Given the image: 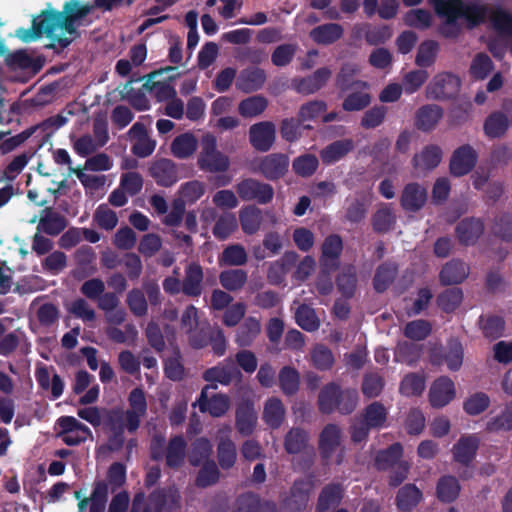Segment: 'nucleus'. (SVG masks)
<instances>
[{"instance_id": "f3484780", "label": "nucleus", "mask_w": 512, "mask_h": 512, "mask_svg": "<svg viewBox=\"0 0 512 512\" xmlns=\"http://www.w3.org/2000/svg\"><path fill=\"white\" fill-rule=\"evenodd\" d=\"M147 411V402L141 389H134L129 395V409L126 412V427L130 432L135 431Z\"/></svg>"}, {"instance_id": "cd10ccee", "label": "nucleus", "mask_w": 512, "mask_h": 512, "mask_svg": "<svg viewBox=\"0 0 512 512\" xmlns=\"http://www.w3.org/2000/svg\"><path fill=\"white\" fill-rule=\"evenodd\" d=\"M98 129L102 131L103 138L95 140L91 135H84L74 142L73 148L77 154L80 156H87L106 144L108 140V133L105 126L100 123H95L94 134L98 133Z\"/></svg>"}, {"instance_id": "680f3d73", "label": "nucleus", "mask_w": 512, "mask_h": 512, "mask_svg": "<svg viewBox=\"0 0 512 512\" xmlns=\"http://www.w3.org/2000/svg\"><path fill=\"white\" fill-rule=\"evenodd\" d=\"M438 52L439 45L437 42L432 40L424 41L418 47L415 62L420 67H430L434 64Z\"/></svg>"}, {"instance_id": "4d7b16f0", "label": "nucleus", "mask_w": 512, "mask_h": 512, "mask_svg": "<svg viewBox=\"0 0 512 512\" xmlns=\"http://www.w3.org/2000/svg\"><path fill=\"white\" fill-rule=\"evenodd\" d=\"M486 429L490 432H505L512 429V402L506 404L498 415L487 421Z\"/></svg>"}, {"instance_id": "49530a36", "label": "nucleus", "mask_w": 512, "mask_h": 512, "mask_svg": "<svg viewBox=\"0 0 512 512\" xmlns=\"http://www.w3.org/2000/svg\"><path fill=\"white\" fill-rule=\"evenodd\" d=\"M460 489L457 478L451 475L443 476L437 483V497L442 502H452L459 496Z\"/></svg>"}, {"instance_id": "ea45409f", "label": "nucleus", "mask_w": 512, "mask_h": 512, "mask_svg": "<svg viewBox=\"0 0 512 512\" xmlns=\"http://www.w3.org/2000/svg\"><path fill=\"white\" fill-rule=\"evenodd\" d=\"M298 259V255L294 251H288L283 256L272 262L268 271V278L274 282H280L288 270L293 266Z\"/></svg>"}, {"instance_id": "c03bdc74", "label": "nucleus", "mask_w": 512, "mask_h": 512, "mask_svg": "<svg viewBox=\"0 0 512 512\" xmlns=\"http://www.w3.org/2000/svg\"><path fill=\"white\" fill-rule=\"evenodd\" d=\"M387 416L385 406L380 402H373L365 408L362 420L371 429H379L385 426Z\"/></svg>"}, {"instance_id": "7c9ffc66", "label": "nucleus", "mask_w": 512, "mask_h": 512, "mask_svg": "<svg viewBox=\"0 0 512 512\" xmlns=\"http://www.w3.org/2000/svg\"><path fill=\"white\" fill-rule=\"evenodd\" d=\"M442 117L443 109L440 106L428 104L417 111L415 125L422 131H431L437 126Z\"/></svg>"}, {"instance_id": "b1692460", "label": "nucleus", "mask_w": 512, "mask_h": 512, "mask_svg": "<svg viewBox=\"0 0 512 512\" xmlns=\"http://www.w3.org/2000/svg\"><path fill=\"white\" fill-rule=\"evenodd\" d=\"M151 176L158 185L169 187L178 181L175 164L169 159H159L150 167Z\"/></svg>"}, {"instance_id": "0e129e2a", "label": "nucleus", "mask_w": 512, "mask_h": 512, "mask_svg": "<svg viewBox=\"0 0 512 512\" xmlns=\"http://www.w3.org/2000/svg\"><path fill=\"white\" fill-rule=\"evenodd\" d=\"M313 366L318 370H329L334 364V356L329 348L317 344L310 352Z\"/></svg>"}, {"instance_id": "7ed1b4c3", "label": "nucleus", "mask_w": 512, "mask_h": 512, "mask_svg": "<svg viewBox=\"0 0 512 512\" xmlns=\"http://www.w3.org/2000/svg\"><path fill=\"white\" fill-rule=\"evenodd\" d=\"M198 167L210 173L225 172L230 167V159L217 147V139L206 133L200 141V152L197 159Z\"/></svg>"}, {"instance_id": "f03ea898", "label": "nucleus", "mask_w": 512, "mask_h": 512, "mask_svg": "<svg viewBox=\"0 0 512 512\" xmlns=\"http://www.w3.org/2000/svg\"><path fill=\"white\" fill-rule=\"evenodd\" d=\"M92 9L91 5L70 0L64 5L62 12L47 9L33 19L30 28H19L15 35L21 41L28 43L45 34L53 40V46L65 48L79 37L78 28L91 22L87 20V16Z\"/></svg>"}, {"instance_id": "dca6fc26", "label": "nucleus", "mask_w": 512, "mask_h": 512, "mask_svg": "<svg viewBox=\"0 0 512 512\" xmlns=\"http://www.w3.org/2000/svg\"><path fill=\"white\" fill-rule=\"evenodd\" d=\"M477 153L470 145H463L456 149L450 160V171L454 176L468 174L476 165Z\"/></svg>"}, {"instance_id": "6ab92c4d", "label": "nucleus", "mask_w": 512, "mask_h": 512, "mask_svg": "<svg viewBox=\"0 0 512 512\" xmlns=\"http://www.w3.org/2000/svg\"><path fill=\"white\" fill-rule=\"evenodd\" d=\"M241 372L234 366L233 360L228 358L218 365L204 371L203 379L207 382H217L229 385L234 379H240Z\"/></svg>"}, {"instance_id": "1a4fd4ad", "label": "nucleus", "mask_w": 512, "mask_h": 512, "mask_svg": "<svg viewBox=\"0 0 512 512\" xmlns=\"http://www.w3.org/2000/svg\"><path fill=\"white\" fill-rule=\"evenodd\" d=\"M342 431L335 424L326 425L319 437V450L323 458L330 459L332 455L339 449L336 455V463L341 464L344 457V451L341 448Z\"/></svg>"}, {"instance_id": "864d4df0", "label": "nucleus", "mask_w": 512, "mask_h": 512, "mask_svg": "<svg viewBox=\"0 0 512 512\" xmlns=\"http://www.w3.org/2000/svg\"><path fill=\"white\" fill-rule=\"evenodd\" d=\"M279 386L286 395H293L299 389L300 375L291 366H284L278 374Z\"/></svg>"}, {"instance_id": "4468645a", "label": "nucleus", "mask_w": 512, "mask_h": 512, "mask_svg": "<svg viewBox=\"0 0 512 512\" xmlns=\"http://www.w3.org/2000/svg\"><path fill=\"white\" fill-rule=\"evenodd\" d=\"M216 386L206 385L196 402L201 412H208L212 417H222L230 408V399L224 394H215L208 398L207 392Z\"/></svg>"}, {"instance_id": "c9c22d12", "label": "nucleus", "mask_w": 512, "mask_h": 512, "mask_svg": "<svg viewBox=\"0 0 512 512\" xmlns=\"http://www.w3.org/2000/svg\"><path fill=\"white\" fill-rule=\"evenodd\" d=\"M257 424V413L250 404H242L236 411V428L238 432L247 436L252 434Z\"/></svg>"}, {"instance_id": "e433bc0d", "label": "nucleus", "mask_w": 512, "mask_h": 512, "mask_svg": "<svg viewBox=\"0 0 512 512\" xmlns=\"http://www.w3.org/2000/svg\"><path fill=\"white\" fill-rule=\"evenodd\" d=\"M422 500V492L414 484H406L396 495V505L403 512L411 511Z\"/></svg>"}, {"instance_id": "5701e85b", "label": "nucleus", "mask_w": 512, "mask_h": 512, "mask_svg": "<svg viewBox=\"0 0 512 512\" xmlns=\"http://www.w3.org/2000/svg\"><path fill=\"white\" fill-rule=\"evenodd\" d=\"M203 269L195 263H189L185 268L182 280V292L189 297H198L203 292Z\"/></svg>"}, {"instance_id": "e2e57ef3", "label": "nucleus", "mask_w": 512, "mask_h": 512, "mask_svg": "<svg viewBox=\"0 0 512 512\" xmlns=\"http://www.w3.org/2000/svg\"><path fill=\"white\" fill-rule=\"evenodd\" d=\"M238 228L236 216L233 213H225L221 215L213 228V235L220 239H227Z\"/></svg>"}, {"instance_id": "37998d69", "label": "nucleus", "mask_w": 512, "mask_h": 512, "mask_svg": "<svg viewBox=\"0 0 512 512\" xmlns=\"http://www.w3.org/2000/svg\"><path fill=\"white\" fill-rule=\"evenodd\" d=\"M343 34V29L339 24L329 23L320 25L310 32V37L318 44H331L338 40Z\"/></svg>"}, {"instance_id": "ddd939ff", "label": "nucleus", "mask_w": 512, "mask_h": 512, "mask_svg": "<svg viewBox=\"0 0 512 512\" xmlns=\"http://www.w3.org/2000/svg\"><path fill=\"white\" fill-rule=\"evenodd\" d=\"M480 439L476 434L462 435L451 449L453 460L468 466L475 458Z\"/></svg>"}, {"instance_id": "4be33fe9", "label": "nucleus", "mask_w": 512, "mask_h": 512, "mask_svg": "<svg viewBox=\"0 0 512 512\" xmlns=\"http://www.w3.org/2000/svg\"><path fill=\"white\" fill-rule=\"evenodd\" d=\"M67 226L66 218L58 211L47 207L40 212L37 231L57 235Z\"/></svg>"}, {"instance_id": "5fc2aeb1", "label": "nucleus", "mask_w": 512, "mask_h": 512, "mask_svg": "<svg viewBox=\"0 0 512 512\" xmlns=\"http://www.w3.org/2000/svg\"><path fill=\"white\" fill-rule=\"evenodd\" d=\"M395 222V213L388 204H383L372 217L373 228L377 232L389 231L393 228Z\"/></svg>"}, {"instance_id": "9d476101", "label": "nucleus", "mask_w": 512, "mask_h": 512, "mask_svg": "<svg viewBox=\"0 0 512 512\" xmlns=\"http://www.w3.org/2000/svg\"><path fill=\"white\" fill-rule=\"evenodd\" d=\"M58 425L61 429L59 436L69 446L78 445L92 436L91 430L72 416L59 418Z\"/></svg>"}, {"instance_id": "bf43d9fd", "label": "nucleus", "mask_w": 512, "mask_h": 512, "mask_svg": "<svg viewBox=\"0 0 512 512\" xmlns=\"http://www.w3.org/2000/svg\"><path fill=\"white\" fill-rule=\"evenodd\" d=\"M162 500L161 493H152L145 503L144 495L139 493L133 499L131 512H162Z\"/></svg>"}, {"instance_id": "09e8293b", "label": "nucleus", "mask_w": 512, "mask_h": 512, "mask_svg": "<svg viewBox=\"0 0 512 512\" xmlns=\"http://www.w3.org/2000/svg\"><path fill=\"white\" fill-rule=\"evenodd\" d=\"M340 388L330 383L322 388L319 394V408L324 413H330L339 407Z\"/></svg>"}, {"instance_id": "aec40b11", "label": "nucleus", "mask_w": 512, "mask_h": 512, "mask_svg": "<svg viewBox=\"0 0 512 512\" xmlns=\"http://www.w3.org/2000/svg\"><path fill=\"white\" fill-rule=\"evenodd\" d=\"M289 166L288 156L273 153L263 157L259 163V172L267 179L274 180L282 177Z\"/></svg>"}, {"instance_id": "a211bd4d", "label": "nucleus", "mask_w": 512, "mask_h": 512, "mask_svg": "<svg viewBox=\"0 0 512 512\" xmlns=\"http://www.w3.org/2000/svg\"><path fill=\"white\" fill-rule=\"evenodd\" d=\"M456 390L453 381L445 376L435 380L429 390V402L434 408H442L455 397Z\"/></svg>"}, {"instance_id": "423d86ee", "label": "nucleus", "mask_w": 512, "mask_h": 512, "mask_svg": "<svg viewBox=\"0 0 512 512\" xmlns=\"http://www.w3.org/2000/svg\"><path fill=\"white\" fill-rule=\"evenodd\" d=\"M238 196L244 201H256L260 204L269 203L274 195L273 188L253 178L241 180L235 186Z\"/></svg>"}, {"instance_id": "a878e982", "label": "nucleus", "mask_w": 512, "mask_h": 512, "mask_svg": "<svg viewBox=\"0 0 512 512\" xmlns=\"http://www.w3.org/2000/svg\"><path fill=\"white\" fill-rule=\"evenodd\" d=\"M331 71L328 68H320L313 75L293 80V87L302 94H312L318 91L330 78Z\"/></svg>"}, {"instance_id": "c85d7f7f", "label": "nucleus", "mask_w": 512, "mask_h": 512, "mask_svg": "<svg viewBox=\"0 0 512 512\" xmlns=\"http://www.w3.org/2000/svg\"><path fill=\"white\" fill-rule=\"evenodd\" d=\"M354 147L355 144L352 139L337 140L321 150V160L324 164H333L343 159Z\"/></svg>"}, {"instance_id": "c756f323", "label": "nucleus", "mask_w": 512, "mask_h": 512, "mask_svg": "<svg viewBox=\"0 0 512 512\" xmlns=\"http://www.w3.org/2000/svg\"><path fill=\"white\" fill-rule=\"evenodd\" d=\"M468 274L469 267L464 262L453 259L443 266L439 278L442 284L451 285L463 282Z\"/></svg>"}, {"instance_id": "6e6552de", "label": "nucleus", "mask_w": 512, "mask_h": 512, "mask_svg": "<svg viewBox=\"0 0 512 512\" xmlns=\"http://www.w3.org/2000/svg\"><path fill=\"white\" fill-rule=\"evenodd\" d=\"M200 325L198 308L192 304L186 306L180 317V329L189 336V342L194 348L206 345L205 337L200 335L204 331Z\"/></svg>"}, {"instance_id": "4c0bfd02", "label": "nucleus", "mask_w": 512, "mask_h": 512, "mask_svg": "<svg viewBox=\"0 0 512 512\" xmlns=\"http://www.w3.org/2000/svg\"><path fill=\"white\" fill-rule=\"evenodd\" d=\"M233 512H276V508L272 503H262L254 494H244L236 500Z\"/></svg>"}, {"instance_id": "39448f33", "label": "nucleus", "mask_w": 512, "mask_h": 512, "mask_svg": "<svg viewBox=\"0 0 512 512\" xmlns=\"http://www.w3.org/2000/svg\"><path fill=\"white\" fill-rule=\"evenodd\" d=\"M461 88V79L458 75L442 71L433 76L425 88L428 99L446 101L455 98Z\"/></svg>"}, {"instance_id": "774afa93", "label": "nucleus", "mask_w": 512, "mask_h": 512, "mask_svg": "<svg viewBox=\"0 0 512 512\" xmlns=\"http://www.w3.org/2000/svg\"><path fill=\"white\" fill-rule=\"evenodd\" d=\"M397 272V267L392 263H386L381 265L375 274L374 287L378 292H382L387 289L390 283L393 281Z\"/></svg>"}, {"instance_id": "f257e3e1", "label": "nucleus", "mask_w": 512, "mask_h": 512, "mask_svg": "<svg viewBox=\"0 0 512 512\" xmlns=\"http://www.w3.org/2000/svg\"><path fill=\"white\" fill-rule=\"evenodd\" d=\"M437 14L444 19L440 31L446 37H455L462 26L473 28L488 17L494 29L500 34L498 39L488 43L489 50L496 58L504 54L507 41L512 37V16L499 7L487 6L481 2H462L460 0H430Z\"/></svg>"}, {"instance_id": "a18cd8bd", "label": "nucleus", "mask_w": 512, "mask_h": 512, "mask_svg": "<svg viewBox=\"0 0 512 512\" xmlns=\"http://www.w3.org/2000/svg\"><path fill=\"white\" fill-rule=\"evenodd\" d=\"M261 331V325L258 319L255 317H248L238 328L235 341L240 346H249L259 335Z\"/></svg>"}, {"instance_id": "3c124183", "label": "nucleus", "mask_w": 512, "mask_h": 512, "mask_svg": "<svg viewBox=\"0 0 512 512\" xmlns=\"http://www.w3.org/2000/svg\"><path fill=\"white\" fill-rule=\"evenodd\" d=\"M247 278V272L242 269L225 270L219 275L220 284L228 291H238L242 289L247 282Z\"/></svg>"}, {"instance_id": "79ce46f5", "label": "nucleus", "mask_w": 512, "mask_h": 512, "mask_svg": "<svg viewBox=\"0 0 512 512\" xmlns=\"http://www.w3.org/2000/svg\"><path fill=\"white\" fill-rule=\"evenodd\" d=\"M197 144V139L193 134L184 133L172 141L171 152L177 158L186 159L194 154Z\"/></svg>"}, {"instance_id": "2eb2a0df", "label": "nucleus", "mask_w": 512, "mask_h": 512, "mask_svg": "<svg viewBox=\"0 0 512 512\" xmlns=\"http://www.w3.org/2000/svg\"><path fill=\"white\" fill-rule=\"evenodd\" d=\"M427 201V189L416 182L406 184L400 194V205L407 212L421 210Z\"/></svg>"}, {"instance_id": "13d9d810", "label": "nucleus", "mask_w": 512, "mask_h": 512, "mask_svg": "<svg viewBox=\"0 0 512 512\" xmlns=\"http://www.w3.org/2000/svg\"><path fill=\"white\" fill-rule=\"evenodd\" d=\"M67 311L85 323L96 320L95 309L83 298H77L66 305Z\"/></svg>"}, {"instance_id": "69168bd1", "label": "nucleus", "mask_w": 512, "mask_h": 512, "mask_svg": "<svg viewBox=\"0 0 512 512\" xmlns=\"http://www.w3.org/2000/svg\"><path fill=\"white\" fill-rule=\"evenodd\" d=\"M295 318L297 324L307 331H315L320 325L315 311L307 305H300L297 308L295 312Z\"/></svg>"}, {"instance_id": "473e14b6", "label": "nucleus", "mask_w": 512, "mask_h": 512, "mask_svg": "<svg viewBox=\"0 0 512 512\" xmlns=\"http://www.w3.org/2000/svg\"><path fill=\"white\" fill-rule=\"evenodd\" d=\"M442 160V150L437 145H428L413 157V166L420 170H432Z\"/></svg>"}, {"instance_id": "9b49d317", "label": "nucleus", "mask_w": 512, "mask_h": 512, "mask_svg": "<svg viewBox=\"0 0 512 512\" xmlns=\"http://www.w3.org/2000/svg\"><path fill=\"white\" fill-rule=\"evenodd\" d=\"M231 426L230 425H221L216 432V440L217 444V455L219 465L223 469L231 468L236 461L237 452L236 447L233 441L230 439L231 437Z\"/></svg>"}, {"instance_id": "338daca9", "label": "nucleus", "mask_w": 512, "mask_h": 512, "mask_svg": "<svg viewBox=\"0 0 512 512\" xmlns=\"http://www.w3.org/2000/svg\"><path fill=\"white\" fill-rule=\"evenodd\" d=\"M403 20L407 26L424 30L430 27L432 15L424 9H412L404 15Z\"/></svg>"}, {"instance_id": "393cba45", "label": "nucleus", "mask_w": 512, "mask_h": 512, "mask_svg": "<svg viewBox=\"0 0 512 512\" xmlns=\"http://www.w3.org/2000/svg\"><path fill=\"white\" fill-rule=\"evenodd\" d=\"M266 81L264 70L256 67L241 71L236 80V87L243 92L250 93L261 89Z\"/></svg>"}, {"instance_id": "8fccbe9b", "label": "nucleus", "mask_w": 512, "mask_h": 512, "mask_svg": "<svg viewBox=\"0 0 512 512\" xmlns=\"http://www.w3.org/2000/svg\"><path fill=\"white\" fill-rule=\"evenodd\" d=\"M403 454V447L399 443H394L385 450L377 453L375 464L380 470H387L394 467L398 461L401 460Z\"/></svg>"}, {"instance_id": "a19ab883", "label": "nucleus", "mask_w": 512, "mask_h": 512, "mask_svg": "<svg viewBox=\"0 0 512 512\" xmlns=\"http://www.w3.org/2000/svg\"><path fill=\"white\" fill-rule=\"evenodd\" d=\"M206 186L203 182L198 180H191L180 185L178 189V201H182V204H194L198 201L205 193Z\"/></svg>"}, {"instance_id": "412c9836", "label": "nucleus", "mask_w": 512, "mask_h": 512, "mask_svg": "<svg viewBox=\"0 0 512 512\" xmlns=\"http://www.w3.org/2000/svg\"><path fill=\"white\" fill-rule=\"evenodd\" d=\"M343 243L338 235H329L321 247L320 264L325 270H335L339 265V257Z\"/></svg>"}, {"instance_id": "58836bf2", "label": "nucleus", "mask_w": 512, "mask_h": 512, "mask_svg": "<svg viewBox=\"0 0 512 512\" xmlns=\"http://www.w3.org/2000/svg\"><path fill=\"white\" fill-rule=\"evenodd\" d=\"M285 418V408L279 398L271 397L266 400L263 408V419L271 428H278Z\"/></svg>"}, {"instance_id": "72a5a7b5", "label": "nucleus", "mask_w": 512, "mask_h": 512, "mask_svg": "<svg viewBox=\"0 0 512 512\" xmlns=\"http://www.w3.org/2000/svg\"><path fill=\"white\" fill-rule=\"evenodd\" d=\"M483 231L484 226L479 219L462 220L456 228L459 241L465 245L474 244L482 235Z\"/></svg>"}, {"instance_id": "20e7f679", "label": "nucleus", "mask_w": 512, "mask_h": 512, "mask_svg": "<svg viewBox=\"0 0 512 512\" xmlns=\"http://www.w3.org/2000/svg\"><path fill=\"white\" fill-rule=\"evenodd\" d=\"M187 443L182 436L172 437L167 444L162 436H154L151 441V456L158 460L165 457L167 466L177 468L185 460Z\"/></svg>"}, {"instance_id": "0eeeda50", "label": "nucleus", "mask_w": 512, "mask_h": 512, "mask_svg": "<svg viewBox=\"0 0 512 512\" xmlns=\"http://www.w3.org/2000/svg\"><path fill=\"white\" fill-rule=\"evenodd\" d=\"M512 127V102L506 103L502 110L494 111L483 123L484 134L490 139L503 137Z\"/></svg>"}, {"instance_id": "052dcab7", "label": "nucleus", "mask_w": 512, "mask_h": 512, "mask_svg": "<svg viewBox=\"0 0 512 512\" xmlns=\"http://www.w3.org/2000/svg\"><path fill=\"white\" fill-rule=\"evenodd\" d=\"M126 304L136 317H143L148 312V302L145 293L139 288L131 289L126 296Z\"/></svg>"}, {"instance_id": "603ef678", "label": "nucleus", "mask_w": 512, "mask_h": 512, "mask_svg": "<svg viewBox=\"0 0 512 512\" xmlns=\"http://www.w3.org/2000/svg\"><path fill=\"white\" fill-rule=\"evenodd\" d=\"M308 433L300 428H292L285 436L284 447L289 454H298L304 451L308 444Z\"/></svg>"}, {"instance_id": "de8ad7c7", "label": "nucleus", "mask_w": 512, "mask_h": 512, "mask_svg": "<svg viewBox=\"0 0 512 512\" xmlns=\"http://www.w3.org/2000/svg\"><path fill=\"white\" fill-rule=\"evenodd\" d=\"M268 106V101L261 95H255L242 100L238 112L244 118H254L262 114Z\"/></svg>"}, {"instance_id": "f704fd0d", "label": "nucleus", "mask_w": 512, "mask_h": 512, "mask_svg": "<svg viewBox=\"0 0 512 512\" xmlns=\"http://www.w3.org/2000/svg\"><path fill=\"white\" fill-rule=\"evenodd\" d=\"M352 87L359 91L349 94L342 104L343 109L349 112L362 110L371 102L370 95L364 91V89L367 88V84L365 82H354Z\"/></svg>"}, {"instance_id": "6e6d98bb", "label": "nucleus", "mask_w": 512, "mask_h": 512, "mask_svg": "<svg viewBox=\"0 0 512 512\" xmlns=\"http://www.w3.org/2000/svg\"><path fill=\"white\" fill-rule=\"evenodd\" d=\"M248 255L241 244L227 246L219 257L220 265L242 266L247 262Z\"/></svg>"}, {"instance_id": "bb28decb", "label": "nucleus", "mask_w": 512, "mask_h": 512, "mask_svg": "<svg viewBox=\"0 0 512 512\" xmlns=\"http://www.w3.org/2000/svg\"><path fill=\"white\" fill-rule=\"evenodd\" d=\"M311 489L312 485L309 481L296 482L285 503V508L291 512H302L308 504Z\"/></svg>"}, {"instance_id": "f8f14e48", "label": "nucleus", "mask_w": 512, "mask_h": 512, "mask_svg": "<svg viewBox=\"0 0 512 512\" xmlns=\"http://www.w3.org/2000/svg\"><path fill=\"white\" fill-rule=\"evenodd\" d=\"M276 139V126L270 121L255 123L249 128V141L254 149L267 152Z\"/></svg>"}, {"instance_id": "2f4dec72", "label": "nucleus", "mask_w": 512, "mask_h": 512, "mask_svg": "<svg viewBox=\"0 0 512 512\" xmlns=\"http://www.w3.org/2000/svg\"><path fill=\"white\" fill-rule=\"evenodd\" d=\"M239 221L242 231L247 235L257 233L263 222V212L254 205H248L240 209Z\"/></svg>"}]
</instances>
